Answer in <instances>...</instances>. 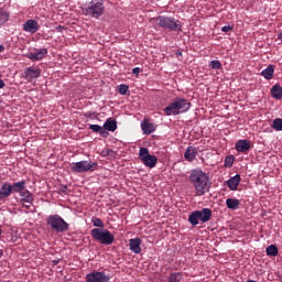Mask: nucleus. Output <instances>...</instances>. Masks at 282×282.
I'll use <instances>...</instances> for the list:
<instances>
[{"label":"nucleus","instance_id":"nucleus-21","mask_svg":"<svg viewBox=\"0 0 282 282\" xmlns=\"http://www.w3.org/2000/svg\"><path fill=\"white\" fill-rule=\"evenodd\" d=\"M271 97L278 100L282 99V87L279 84L271 87Z\"/></svg>","mask_w":282,"mask_h":282},{"label":"nucleus","instance_id":"nucleus-29","mask_svg":"<svg viewBox=\"0 0 282 282\" xmlns=\"http://www.w3.org/2000/svg\"><path fill=\"white\" fill-rule=\"evenodd\" d=\"M181 280H183L182 273H172L169 278V282H181Z\"/></svg>","mask_w":282,"mask_h":282},{"label":"nucleus","instance_id":"nucleus-31","mask_svg":"<svg viewBox=\"0 0 282 282\" xmlns=\"http://www.w3.org/2000/svg\"><path fill=\"white\" fill-rule=\"evenodd\" d=\"M91 224L97 227L98 229H102L104 228V223L100 218L94 217L91 218Z\"/></svg>","mask_w":282,"mask_h":282},{"label":"nucleus","instance_id":"nucleus-1","mask_svg":"<svg viewBox=\"0 0 282 282\" xmlns=\"http://www.w3.org/2000/svg\"><path fill=\"white\" fill-rule=\"evenodd\" d=\"M188 182H191L194 191H196L197 197H203L206 193H209L210 180L209 174L203 172L200 169L192 170L188 174Z\"/></svg>","mask_w":282,"mask_h":282},{"label":"nucleus","instance_id":"nucleus-40","mask_svg":"<svg viewBox=\"0 0 282 282\" xmlns=\"http://www.w3.org/2000/svg\"><path fill=\"white\" fill-rule=\"evenodd\" d=\"M278 39L282 42V31L278 34Z\"/></svg>","mask_w":282,"mask_h":282},{"label":"nucleus","instance_id":"nucleus-5","mask_svg":"<svg viewBox=\"0 0 282 282\" xmlns=\"http://www.w3.org/2000/svg\"><path fill=\"white\" fill-rule=\"evenodd\" d=\"M85 15L99 19L104 13V0H90L84 9Z\"/></svg>","mask_w":282,"mask_h":282},{"label":"nucleus","instance_id":"nucleus-25","mask_svg":"<svg viewBox=\"0 0 282 282\" xmlns=\"http://www.w3.org/2000/svg\"><path fill=\"white\" fill-rule=\"evenodd\" d=\"M102 128L105 130H107L108 132H113V131L117 130V121L116 120H111L110 118H108L106 123H104Z\"/></svg>","mask_w":282,"mask_h":282},{"label":"nucleus","instance_id":"nucleus-38","mask_svg":"<svg viewBox=\"0 0 282 282\" xmlns=\"http://www.w3.org/2000/svg\"><path fill=\"white\" fill-rule=\"evenodd\" d=\"M6 87V82H3V79H0V89Z\"/></svg>","mask_w":282,"mask_h":282},{"label":"nucleus","instance_id":"nucleus-8","mask_svg":"<svg viewBox=\"0 0 282 282\" xmlns=\"http://www.w3.org/2000/svg\"><path fill=\"white\" fill-rule=\"evenodd\" d=\"M97 170V163L91 161H79L70 164L72 173H87Z\"/></svg>","mask_w":282,"mask_h":282},{"label":"nucleus","instance_id":"nucleus-39","mask_svg":"<svg viewBox=\"0 0 282 282\" xmlns=\"http://www.w3.org/2000/svg\"><path fill=\"white\" fill-rule=\"evenodd\" d=\"M33 204H30V203H26V204H23V207L26 208V209H30V207H32Z\"/></svg>","mask_w":282,"mask_h":282},{"label":"nucleus","instance_id":"nucleus-42","mask_svg":"<svg viewBox=\"0 0 282 282\" xmlns=\"http://www.w3.org/2000/svg\"><path fill=\"white\" fill-rule=\"evenodd\" d=\"M3 52V46L0 45V53Z\"/></svg>","mask_w":282,"mask_h":282},{"label":"nucleus","instance_id":"nucleus-13","mask_svg":"<svg viewBox=\"0 0 282 282\" xmlns=\"http://www.w3.org/2000/svg\"><path fill=\"white\" fill-rule=\"evenodd\" d=\"M13 193L9 182H4L0 186V202H6Z\"/></svg>","mask_w":282,"mask_h":282},{"label":"nucleus","instance_id":"nucleus-9","mask_svg":"<svg viewBox=\"0 0 282 282\" xmlns=\"http://www.w3.org/2000/svg\"><path fill=\"white\" fill-rule=\"evenodd\" d=\"M140 162L149 169H154L158 165V156L149 153L148 148H140L139 150Z\"/></svg>","mask_w":282,"mask_h":282},{"label":"nucleus","instance_id":"nucleus-30","mask_svg":"<svg viewBox=\"0 0 282 282\" xmlns=\"http://www.w3.org/2000/svg\"><path fill=\"white\" fill-rule=\"evenodd\" d=\"M209 67H210V69H221L223 65H221L220 61L214 59V61H210Z\"/></svg>","mask_w":282,"mask_h":282},{"label":"nucleus","instance_id":"nucleus-14","mask_svg":"<svg viewBox=\"0 0 282 282\" xmlns=\"http://www.w3.org/2000/svg\"><path fill=\"white\" fill-rule=\"evenodd\" d=\"M251 149V142L247 139H240L238 142H236V151L240 153H248Z\"/></svg>","mask_w":282,"mask_h":282},{"label":"nucleus","instance_id":"nucleus-47","mask_svg":"<svg viewBox=\"0 0 282 282\" xmlns=\"http://www.w3.org/2000/svg\"><path fill=\"white\" fill-rule=\"evenodd\" d=\"M53 264H57V261H53Z\"/></svg>","mask_w":282,"mask_h":282},{"label":"nucleus","instance_id":"nucleus-34","mask_svg":"<svg viewBox=\"0 0 282 282\" xmlns=\"http://www.w3.org/2000/svg\"><path fill=\"white\" fill-rule=\"evenodd\" d=\"M234 163V159L231 156H226V160L224 161V166L231 167Z\"/></svg>","mask_w":282,"mask_h":282},{"label":"nucleus","instance_id":"nucleus-45","mask_svg":"<svg viewBox=\"0 0 282 282\" xmlns=\"http://www.w3.org/2000/svg\"><path fill=\"white\" fill-rule=\"evenodd\" d=\"M246 282H256L254 280H249V281H246Z\"/></svg>","mask_w":282,"mask_h":282},{"label":"nucleus","instance_id":"nucleus-27","mask_svg":"<svg viewBox=\"0 0 282 282\" xmlns=\"http://www.w3.org/2000/svg\"><path fill=\"white\" fill-rule=\"evenodd\" d=\"M10 14L3 10H0V26L4 25L9 21Z\"/></svg>","mask_w":282,"mask_h":282},{"label":"nucleus","instance_id":"nucleus-41","mask_svg":"<svg viewBox=\"0 0 282 282\" xmlns=\"http://www.w3.org/2000/svg\"><path fill=\"white\" fill-rule=\"evenodd\" d=\"M1 257H3V251L2 250H0V259H1Z\"/></svg>","mask_w":282,"mask_h":282},{"label":"nucleus","instance_id":"nucleus-19","mask_svg":"<svg viewBox=\"0 0 282 282\" xmlns=\"http://www.w3.org/2000/svg\"><path fill=\"white\" fill-rule=\"evenodd\" d=\"M25 181H21V182H14L13 184H10V188L11 191H13L14 194H22L25 192H30L28 189H25Z\"/></svg>","mask_w":282,"mask_h":282},{"label":"nucleus","instance_id":"nucleus-36","mask_svg":"<svg viewBox=\"0 0 282 282\" xmlns=\"http://www.w3.org/2000/svg\"><path fill=\"white\" fill-rule=\"evenodd\" d=\"M108 130H102V131H98L96 133H100L101 138H108L109 137V132H107Z\"/></svg>","mask_w":282,"mask_h":282},{"label":"nucleus","instance_id":"nucleus-28","mask_svg":"<svg viewBox=\"0 0 282 282\" xmlns=\"http://www.w3.org/2000/svg\"><path fill=\"white\" fill-rule=\"evenodd\" d=\"M272 129H274V131H282V118H275L272 121Z\"/></svg>","mask_w":282,"mask_h":282},{"label":"nucleus","instance_id":"nucleus-46","mask_svg":"<svg viewBox=\"0 0 282 282\" xmlns=\"http://www.w3.org/2000/svg\"><path fill=\"white\" fill-rule=\"evenodd\" d=\"M1 234H2V230H1V227H0V237H1Z\"/></svg>","mask_w":282,"mask_h":282},{"label":"nucleus","instance_id":"nucleus-16","mask_svg":"<svg viewBox=\"0 0 282 282\" xmlns=\"http://www.w3.org/2000/svg\"><path fill=\"white\" fill-rule=\"evenodd\" d=\"M141 243H142V240L140 238L130 239L129 240L130 251H132L134 254H141L142 252Z\"/></svg>","mask_w":282,"mask_h":282},{"label":"nucleus","instance_id":"nucleus-10","mask_svg":"<svg viewBox=\"0 0 282 282\" xmlns=\"http://www.w3.org/2000/svg\"><path fill=\"white\" fill-rule=\"evenodd\" d=\"M109 275L101 271H94L91 273H88L85 278L86 282H109Z\"/></svg>","mask_w":282,"mask_h":282},{"label":"nucleus","instance_id":"nucleus-44","mask_svg":"<svg viewBox=\"0 0 282 282\" xmlns=\"http://www.w3.org/2000/svg\"><path fill=\"white\" fill-rule=\"evenodd\" d=\"M57 30H63V28L62 26H57Z\"/></svg>","mask_w":282,"mask_h":282},{"label":"nucleus","instance_id":"nucleus-4","mask_svg":"<svg viewBox=\"0 0 282 282\" xmlns=\"http://www.w3.org/2000/svg\"><path fill=\"white\" fill-rule=\"evenodd\" d=\"M213 217V210L209 208H204L200 210L192 212L191 215H188V223L192 226H197L200 224H206L210 221V218Z\"/></svg>","mask_w":282,"mask_h":282},{"label":"nucleus","instance_id":"nucleus-12","mask_svg":"<svg viewBox=\"0 0 282 282\" xmlns=\"http://www.w3.org/2000/svg\"><path fill=\"white\" fill-rule=\"evenodd\" d=\"M40 30V24L35 20H26L23 23V31L26 33L35 34Z\"/></svg>","mask_w":282,"mask_h":282},{"label":"nucleus","instance_id":"nucleus-24","mask_svg":"<svg viewBox=\"0 0 282 282\" xmlns=\"http://www.w3.org/2000/svg\"><path fill=\"white\" fill-rule=\"evenodd\" d=\"M239 205H240V202L238 200V198H227L226 199V206L230 210L239 209Z\"/></svg>","mask_w":282,"mask_h":282},{"label":"nucleus","instance_id":"nucleus-35","mask_svg":"<svg viewBox=\"0 0 282 282\" xmlns=\"http://www.w3.org/2000/svg\"><path fill=\"white\" fill-rule=\"evenodd\" d=\"M221 31L224 33H228V32L232 31V26L231 25H225V26H223Z\"/></svg>","mask_w":282,"mask_h":282},{"label":"nucleus","instance_id":"nucleus-18","mask_svg":"<svg viewBox=\"0 0 282 282\" xmlns=\"http://www.w3.org/2000/svg\"><path fill=\"white\" fill-rule=\"evenodd\" d=\"M239 183H241V175H234L227 180V187H229V189L232 192L238 191Z\"/></svg>","mask_w":282,"mask_h":282},{"label":"nucleus","instance_id":"nucleus-7","mask_svg":"<svg viewBox=\"0 0 282 282\" xmlns=\"http://www.w3.org/2000/svg\"><path fill=\"white\" fill-rule=\"evenodd\" d=\"M46 225L55 232H66L68 230V224L58 215L48 216Z\"/></svg>","mask_w":282,"mask_h":282},{"label":"nucleus","instance_id":"nucleus-43","mask_svg":"<svg viewBox=\"0 0 282 282\" xmlns=\"http://www.w3.org/2000/svg\"><path fill=\"white\" fill-rule=\"evenodd\" d=\"M110 152H112V150L108 149V150H107V154H109Z\"/></svg>","mask_w":282,"mask_h":282},{"label":"nucleus","instance_id":"nucleus-6","mask_svg":"<svg viewBox=\"0 0 282 282\" xmlns=\"http://www.w3.org/2000/svg\"><path fill=\"white\" fill-rule=\"evenodd\" d=\"M90 236L104 246H110L113 243V235L108 229H91Z\"/></svg>","mask_w":282,"mask_h":282},{"label":"nucleus","instance_id":"nucleus-37","mask_svg":"<svg viewBox=\"0 0 282 282\" xmlns=\"http://www.w3.org/2000/svg\"><path fill=\"white\" fill-rule=\"evenodd\" d=\"M132 74L135 75V76H139V74H141V68L140 67H134L132 69Z\"/></svg>","mask_w":282,"mask_h":282},{"label":"nucleus","instance_id":"nucleus-33","mask_svg":"<svg viewBox=\"0 0 282 282\" xmlns=\"http://www.w3.org/2000/svg\"><path fill=\"white\" fill-rule=\"evenodd\" d=\"M127 93H129V86H127L126 84H120L119 94L123 96L127 95Z\"/></svg>","mask_w":282,"mask_h":282},{"label":"nucleus","instance_id":"nucleus-32","mask_svg":"<svg viewBox=\"0 0 282 282\" xmlns=\"http://www.w3.org/2000/svg\"><path fill=\"white\" fill-rule=\"evenodd\" d=\"M88 129H90V131H93L94 133L101 132V131L106 130L105 128L100 127L99 124H90L88 127Z\"/></svg>","mask_w":282,"mask_h":282},{"label":"nucleus","instance_id":"nucleus-2","mask_svg":"<svg viewBox=\"0 0 282 282\" xmlns=\"http://www.w3.org/2000/svg\"><path fill=\"white\" fill-rule=\"evenodd\" d=\"M191 102L187 99L175 97L172 102L164 108L165 116H180L191 109Z\"/></svg>","mask_w":282,"mask_h":282},{"label":"nucleus","instance_id":"nucleus-15","mask_svg":"<svg viewBox=\"0 0 282 282\" xmlns=\"http://www.w3.org/2000/svg\"><path fill=\"white\" fill-rule=\"evenodd\" d=\"M47 54H48L47 48H42L40 51H36L35 53H29V59L32 62H39L45 58Z\"/></svg>","mask_w":282,"mask_h":282},{"label":"nucleus","instance_id":"nucleus-11","mask_svg":"<svg viewBox=\"0 0 282 282\" xmlns=\"http://www.w3.org/2000/svg\"><path fill=\"white\" fill-rule=\"evenodd\" d=\"M24 76V80L32 83L33 79L40 78V68L36 67H26L24 68L23 72Z\"/></svg>","mask_w":282,"mask_h":282},{"label":"nucleus","instance_id":"nucleus-17","mask_svg":"<svg viewBox=\"0 0 282 282\" xmlns=\"http://www.w3.org/2000/svg\"><path fill=\"white\" fill-rule=\"evenodd\" d=\"M140 128L142 129L143 134L151 135L155 131V126L152 122H149V120H143L140 124Z\"/></svg>","mask_w":282,"mask_h":282},{"label":"nucleus","instance_id":"nucleus-20","mask_svg":"<svg viewBox=\"0 0 282 282\" xmlns=\"http://www.w3.org/2000/svg\"><path fill=\"white\" fill-rule=\"evenodd\" d=\"M197 156V149L194 147H188L185 149L184 159L185 161L192 163Z\"/></svg>","mask_w":282,"mask_h":282},{"label":"nucleus","instance_id":"nucleus-23","mask_svg":"<svg viewBox=\"0 0 282 282\" xmlns=\"http://www.w3.org/2000/svg\"><path fill=\"white\" fill-rule=\"evenodd\" d=\"M20 195L21 202L24 204H30L33 205V194L30 192H23V193H18Z\"/></svg>","mask_w":282,"mask_h":282},{"label":"nucleus","instance_id":"nucleus-26","mask_svg":"<svg viewBox=\"0 0 282 282\" xmlns=\"http://www.w3.org/2000/svg\"><path fill=\"white\" fill-rule=\"evenodd\" d=\"M265 254H268V257H278L276 246H268V248H265Z\"/></svg>","mask_w":282,"mask_h":282},{"label":"nucleus","instance_id":"nucleus-22","mask_svg":"<svg viewBox=\"0 0 282 282\" xmlns=\"http://www.w3.org/2000/svg\"><path fill=\"white\" fill-rule=\"evenodd\" d=\"M274 67L273 65H269L268 68L262 69L261 76L264 77L265 80H271L273 78Z\"/></svg>","mask_w":282,"mask_h":282},{"label":"nucleus","instance_id":"nucleus-3","mask_svg":"<svg viewBox=\"0 0 282 282\" xmlns=\"http://www.w3.org/2000/svg\"><path fill=\"white\" fill-rule=\"evenodd\" d=\"M162 30H166L169 32H183V22L181 20L174 19L173 17H158L154 19H150V22H154Z\"/></svg>","mask_w":282,"mask_h":282}]
</instances>
